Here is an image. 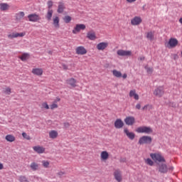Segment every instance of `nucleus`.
<instances>
[{"label":"nucleus","instance_id":"f257e3e1","mask_svg":"<svg viewBox=\"0 0 182 182\" xmlns=\"http://www.w3.org/2000/svg\"><path fill=\"white\" fill-rule=\"evenodd\" d=\"M150 157L155 162L158 161L159 163H166V159H164V156H161V154L160 153L151 154Z\"/></svg>","mask_w":182,"mask_h":182},{"label":"nucleus","instance_id":"f03ea898","mask_svg":"<svg viewBox=\"0 0 182 182\" xmlns=\"http://www.w3.org/2000/svg\"><path fill=\"white\" fill-rule=\"evenodd\" d=\"M178 45V40L177 38H171L168 42L165 43V47L168 49H173Z\"/></svg>","mask_w":182,"mask_h":182},{"label":"nucleus","instance_id":"7ed1b4c3","mask_svg":"<svg viewBox=\"0 0 182 182\" xmlns=\"http://www.w3.org/2000/svg\"><path fill=\"white\" fill-rule=\"evenodd\" d=\"M151 141H153V139L150 136H142L139 138L138 143L140 145L143 144H151Z\"/></svg>","mask_w":182,"mask_h":182},{"label":"nucleus","instance_id":"20e7f679","mask_svg":"<svg viewBox=\"0 0 182 182\" xmlns=\"http://www.w3.org/2000/svg\"><path fill=\"white\" fill-rule=\"evenodd\" d=\"M136 133H145V134H151L153 129L150 127H139L136 129Z\"/></svg>","mask_w":182,"mask_h":182},{"label":"nucleus","instance_id":"39448f33","mask_svg":"<svg viewBox=\"0 0 182 182\" xmlns=\"http://www.w3.org/2000/svg\"><path fill=\"white\" fill-rule=\"evenodd\" d=\"M86 29V25L85 24H76L74 28L73 29V33L77 35L80 31H85Z\"/></svg>","mask_w":182,"mask_h":182},{"label":"nucleus","instance_id":"423d86ee","mask_svg":"<svg viewBox=\"0 0 182 182\" xmlns=\"http://www.w3.org/2000/svg\"><path fill=\"white\" fill-rule=\"evenodd\" d=\"M28 19L30 22H38L41 21V16L37 14H31L28 16Z\"/></svg>","mask_w":182,"mask_h":182},{"label":"nucleus","instance_id":"0eeeda50","mask_svg":"<svg viewBox=\"0 0 182 182\" xmlns=\"http://www.w3.org/2000/svg\"><path fill=\"white\" fill-rule=\"evenodd\" d=\"M154 95L158 97H163V95H164V88L163 87H158L154 90Z\"/></svg>","mask_w":182,"mask_h":182},{"label":"nucleus","instance_id":"6e6552de","mask_svg":"<svg viewBox=\"0 0 182 182\" xmlns=\"http://www.w3.org/2000/svg\"><path fill=\"white\" fill-rule=\"evenodd\" d=\"M60 18L58 16H53V25L55 29H59L60 28Z\"/></svg>","mask_w":182,"mask_h":182},{"label":"nucleus","instance_id":"1a4fd4ad","mask_svg":"<svg viewBox=\"0 0 182 182\" xmlns=\"http://www.w3.org/2000/svg\"><path fill=\"white\" fill-rule=\"evenodd\" d=\"M75 53L77 55H86V53H87V50H86V48L84 46H78L75 49Z\"/></svg>","mask_w":182,"mask_h":182},{"label":"nucleus","instance_id":"9d476101","mask_svg":"<svg viewBox=\"0 0 182 182\" xmlns=\"http://www.w3.org/2000/svg\"><path fill=\"white\" fill-rule=\"evenodd\" d=\"M33 150L38 154H43V153H45L46 149L42 146L38 145V146H33Z\"/></svg>","mask_w":182,"mask_h":182},{"label":"nucleus","instance_id":"9b49d317","mask_svg":"<svg viewBox=\"0 0 182 182\" xmlns=\"http://www.w3.org/2000/svg\"><path fill=\"white\" fill-rule=\"evenodd\" d=\"M31 73L35 76H42V75H43V69L41 68H34L32 69Z\"/></svg>","mask_w":182,"mask_h":182},{"label":"nucleus","instance_id":"f8f14e48","mask_svg":"<svg viewBox=\"0 0 182 182\" xmlns=\"http://www.w3.org/2000/svg\"><path fill=\"white\" fill-rule=\"evenodd\" d=\"M100 160L101 161L106 163V161L109 160V152H107V151H102L100 153Z\"/></svg>","mask_w":182,"mask_h":182},{"label":"nucleus","instance_id":"ddd939ff","mask_svg":"<svg viewBox=\"0 0 182 182\" xmlns=\"http://www.w3.org/2000/svg\"><path fill=\"white\" fill-rule=\"evenodd\" d=\"M66 83L68 86H70V87H76V86H77V81L73 77L68 79Z\"/></svg>","mask_w":182,"mask_h":182},{"label":"nucleus","instance_id":"4468645a","mask_svg":"<svg viewBox=\"0 0 182 182\" xmlns=\"http://www.w3.org/2000/svg\"><path fill=\"white\" fill-rule=\"evenodd\" d=\"M87 38L90 41H96L97 37L96 36V33L94 31H90L87 33Z\"/></svg>","mask_w":182,"mask_h":182},{"label":"nucleus","instance_id":"2eb2a0df","mask_svg":"<svg viewBox=\"0 0 182 182\" xmlns=\"http://www.w3.org/2000/svg\"><path fill=\"white\" fill-rule=\"evenodd\" d=\"M124 122L127 126H133L134 123L136 122V119L134 117H127L124 119Z\"/></svg>","mask_w":182,"mask_h":182},{"label":"nucleus","instance_id":"dca6fc26","mask_svg":"<svg viewBox=\"0 0 182 182\" xmlns=\"http://www.w3.org/2000/svg\"><path fill=\"white\" fill-rule=\"evenodd\" d=\"M117 55H119V56H132V51L119 50L117 51Z\"/></svg>","mask_w":182,"mask_h":182},{"label":"nucleus","instance_id":"f3484780","mask_svg":"<svg viewBox=\"0 0 182 182\" xmlns=\"http://www.w3.org/2000/svg\"><path fill=\"white\" fill-rule=\"evenodd\" d=\"M114 178L117 182H122L123 180V176H122V172L119 170L114 172Z\"/></svg>","mask_w":182,"mask_h":182},{"label":"nucleus","instance_id":"a211bd4d","mask_svg":"<svg viewBox=\"0 0 182 182\" xmlns=\"http://www.w3.org/2000/svg\"><path fill=\"white\" fill-rule=\"evenodd\" d=\"M65 9V3L62 1L58 2V9H57L58 14H63Z\"/></svg>","mask_w":182,"mask_h":182},{"label":"nucleus","instance_id":"6ab92c4d","mask_svg":"<svg viewBox=\"0 0 182 182\" xmlns=\"http://www.w3.org/2000/svg\"><path fill=\"white\" fill-rule=\"evenodd\" d=\"M141 21H142L141 18L139 16H136L131 20V23L132 25H134V26L140 25V23H141Z\"/></svg>","mask_w":182,"mask_h":182},{"label":"nucleus","instance_id":"aec40b11","mask_svg":"<svg viewBox=\"0 0 182 182\" xmlns=\"http://www.w3.org/2000/svg\"><path fill=\"white\" fill-rule=\"evenodd\" d=\"M168 171V168H167V165L166 164H162L159 165V172L162 173H166Z\"/></svg>","mask_w":182,"mask_h":182},{"label":"nucleus","instance_id":"412c9836","mask_svg":"<svg viewBox=\"0 0 182 182\" xmlns=\"http://www.w3.org/2000/svg\"><path fill=\"white\" fill-rule=\"evenodd\" d=\"M124 133L127 136L128 138L130 139V140H134V138L136 137V135L133 132H129V129L125 128L124 129Z\"/></svg>","mask_w":182,"mask_h":182},{"label":"nucleus","instance_id":"4be33fe9","mask_svg":"<svg viewBox=\"0 0 182 182\" xmlns=\"http://www.w3.org/2000/svg\"><path fill=\"white\" fill-rule=\"evenodd\" d=\"M108 45L109 44L107 43H105V42L100 43L97 45V49L98 50H105V49L107 48Z\"/></svg>","mask_w":182,"mask_h":182},{"label":"nucleus","instance_id":"5701e85b","mask_svg":"<svg viewBox=\"0 0 182 182\" xmlns=\"http://www.w3.org/2000/svg\"><path fill=\"white\" fill-rule=\"evenodd\" d=\"M9 8L11 6L6 3H0V11H3L4 12L6 11H9Z\"/></svg>","mask_w":182,"mask_h":182},{"label":"nucleus","instance_id":"b1692460","mask_svg":"<svg viewBox=\"0 0 182 182\" xmlns=\"http://www.w3.org/2000/svg\"><path fill=\"white\" fill-rule=\"evenodd\" d=\"M154 33H155L154 31H148L146 33V38H147V40L148 41H151V42L154 41Z\"/></svg>","mask_w":182,"mask_h":182},{"label":"nucleus","instance_id":"393cba45","mask_svg":"<svg viewBox=\"0 0 182 182\" xmlns=\"http://www.w3.org/2000/svg\"><path fill=\"white\" fill-rule=\"evenodd\" d=\"M5 139L6 140V141H9V143H14V141L16 140V138H15V136L12 134H7L5 136Z\"/></svg>","mask_w":182,"mask_h":182},{"label":"nucleus","instance_id":"a878e982","mask_svg":"<svg viewBox=\"0 0 182 182\" xmlns=\"http://www.w3.org/2000/svg\"><path fill=\"white\" fill-rule=\"evenodd\" d=\"M124 126V123H123V121L122 119H117L114 122V127H117V129H122Z\"/></svg>","mask_w":182,"mask_h":182},{"label":"nucleus","instance_id":"bb28decb","mask_svg":"<svg viewBox=\"0 0 182 182\" xmlns=\"http://www.w3.org/2000/svg\"><path fill=\"white\" fill-rule=\"evenodd\" d=\"M52 16H53V10L48 9L47 14L46 15V18L47 21H52Z\"/></svg>","mask_w":182,"mask_h":182},{"label":"nucleus","instance_id":"cd10ccee","mask_svg":"<svg viewBox=\"0 0 182 182\" xmlns=\"http://www.w3.org/2000/svg\"><path fill=\"white\" fill-rule=\"evenodd\" d=\"M129 97H134L135 100H139V95L136 93V90H132L129 92Z\"/></svg>","mask_w":182,"mask_h":182},{"label":"nucleus","instance_id":"c85d7f7f","mask_svg":"<svg viewBox=\"0 0 182 182\" xmlns=\"http://www.w3.org/2000/svg\"><path fill=\"white\" fill-rule=\"evenodd\" d=\"M24 16H25V12H23V11H20V12L16 14V21H21V19L23 18Z\"/></svg>","mask_w":182,"mask_h":182},{"label":"nucleus","instance_id":"c756f323","mask_svg":"<svg viewBox=\"0 0 182 182\" xmlns=\"http://www.w3.org/2000/svg\"><path fill=\"white\" fill-rule=\"evenodd\" d=\"M58 136V133L57 132V131L55 130H51L49 132V137L50 139H56Z\"/></svg>","mask_w":182,"mask_h":182},{"label":"nucleus","instance_id":"7c9ffc66","mask_svg":"<svg viewBox=\"0 0 182 182\" xmlns=\"http://www.w3.org/2000/svg\"><path fill=\"white\" fill-rule=\"evenodd\" d=\"M30 167L33 171H36L39 170V164H36V162H32L30 165Z\"/></svg>","mask_w":182,"mask_h":182},{"label":"nucleus","instance_id":"2f4dec72","mask_svg":"<svg viewBox=\"0 0 182 182\" xmlns=\"http://www.w3.org/2000/svg\"><path fill=\"white\" fill-rule=\"evenodd\" d=\"M21 60L23 62H25V60H27V59H29V53H24L21 55V56L19 57Z\"/></svg>","mask_w":182,"mask_h":182},{"label":"nucleus","instance_id":"473e14b6","mask_svg":"<svg viewBox=\"0 0 182 182\" xmlns=\"http://www.w3.org/2000/svg\"><path fill=\"white\" fill-rule=\"evenodd\" d=\"M65 23H70L72 21V17L70 16H65L63 18Z\"/></svg>","mask_w":182,"mask_h":182},{"label":"nucleus","instance_id":"72a5a7b5","mask_svg":"<svg viewBox=\"0 0 182 182\" xmlns=\"http://www.w3.org/2000/svg\"><path fill=\"white\" fill-rule=\"evenodd\" d=\"M18 181L20 182H29V180H28V178L25 176H18Z\"/></svg>","mask_w":182,"mask_h":182},{"label":"nucleus","instance_id":"f704fd0d","mask_svg":"<svg viewBox=\"0 0 182 182\" xmlns=\"http://www.w3.org/2000/svg\"><path fill=\"white\" fill-rule=\"evenodd\" d=\"M42 164L45 168H48L50 163L48 161H42Z\"/></svg>","mask_w":182,"mask_h":182},{"label":"nucleus","instance_id":"c9c22d12","mask_svg":"<svg viewBox=\"0 0 182 182\" xmlns=\"http://www.w3.org/2000/svg\"><path fill=\"white\" fill-rule=\"evenodd\" d=\"M145 163L148 164V166H153L154 164V162L149 158L145 159Z\"/></svg>","mask_w":182,"mask_h":182},{"label":"nucleus","instance_id":"e433bc0d","mask_svg":"<svg viewBox=\"0 0 182 182\" xmlns=\"http://www.w3.org/2000/svg\"><path fill=\"white\" fill-rule=\"evenodd\" d=\"M58 104H56V102H53L51 105H50V109L51 110H53L55 109H58Z\"/></svg>","mask_w":182,"mask_h":182},{"label":"nucleus","instance_id":"4c0bfd02","mask_svg":"<svg viewBox=\"0 0 182 182\" xmlns=\"http://www.w3.org/2000/svg\"><path fill=\"white\" fill-rule=\"evenodd\" d=\"M145 69L147 73H153V68H150L148 65L145 66Z\"/></svg>","mask_w":182,"mask_h":182},{"label":"nucleus","instance_id":"58836bf2","mask_svg":"<svg viewBox=\"0 0 182 182\" xmlns=\"http://www.w3.org/2000/svg\"><path fill=\"white\" fill-rule=\"evenodd\" d=\"M147 109L151 110V109H153V105H146L142 108V110H147Z\"/></svg>","mask_w":182,"mask_h":182},{"label":"nucleus","instance_id":"ea45409f","mask_svg":"<svg viewBox=\"0 0 182 182\" xmlns=\"http://www.w3.org/2000/svg\"><path fill=\"white\" fill-rule=\"evenodd\" d=\"M48 8V9H52V7L53 6V1H48L47 2Z\"/></svg>","mask_w":182,"mask_h":182},{"label":"nucleus","instance_id":"a19ab883","mask_svg":"<svg viewBox=\"0 0 182 182\" xmlns=\"http://www.w3.org/2000/svg\"><path fill=\"white\" fill-rule=\"evenodd\" d=\"M9 39H14L16 38V33H12L11 34L8 35Z\"/></svg>","mask_w":182,"mask_h":182},{"label":"nucleus","instance_id":"79ce46f5","mask_svg":"<svg viewBox=\"0 0 182 182\" xmlns=\"http://www.w3.org/2000/svg\"><path fill=\"white\" fill-rule=\"evenodd\" d=\"M22 136L24 139H26V140H31V136L28 135L26 132L22 133Z\"/></svg>","mask_w":182,"mask_h":182},{"label":"nucleus","instance_id":"37998d69","mask_svg":"<svg viewBox=\"0 0 182 182\" xmlns=\"http://www.w3.org/2000/svg\"><path fill=\"white\" fill-rule=\"evenodd\" d=\"M26 35V33H16V38H23V36H25Z\"/></svg>","mask_w":182,"mask_h":182},{"label":"nucleus","instance_id":"c03bdc74","mask_svg":"<svg viewBox=\"0 0 182 182\" xmlns=\"http://www.w3.org/2000/svg\"><path fill=\"white\" fill-rule=\"evenodd\" d=\"M42 109H46V110H48L49 105H48V102H43L42 104Z\"/></svg>","mask_w":182,"mask_h":182},{"label":"nucleus","instance_id":"a18cd8bd","mask_svg":"<svg viewBox=\"0 0 182 182\" xmlns=\"http://www.w3.org/2000/svg\"><path fill=\"white\" fill-rule=\"evenodd\" d=\"M114 76H116V77H122V73L114 70Z\"/></svg>","mask_w":182,"mask_h":182},{"label":"nucleus","instance_id":"49530a36","mask_svg":"<svg viewBox=\"0 0 182 182\" xmlns=\"http://www.w3.org/2000/svg\"><path fill=\"white\" fill-rule=\"evenodd\" d=\"M11 90L10 87H6L4 90V93H6V95H11Z\"/></svg>","mask_w":182,"mask_h":182},{"label":"nucleus","instance_id":"de8ad7c7","mask_svg":"<svg viewBox=\"0 0 182 182\" xmlns=\"http://www.w3.org/2000/svg\"><path fill=\"white\" fill-rule=\"evenodd\" d=\"M62 68L64 70H68V69H69L66 64H62Z\"/></svg>","mask_w":182,"mask_h":182},{"label":"nucleus","instance_id":"09e8293b","mask_svg":"<svg viewBox=\"0 0 182 182\" xmlns=\"http://www.w3.org/2000/svg\"><path fill=\"white\" fill-rule=\"evenodd\" d=\"M136 109H137L138 110H140V109H141V105H140V103L136 104Z\"/></svg>","mask_w":182,"mask_h":182},{"label":"nucleus","instance_id":"8fccbe9b","mask_svg":"<svg viewBox=\"0 0 182 182\" xmlns=\"http://www.w3.org/2000/svg\"><path fill=\"white\" fill-rule=\"evenodd\" d=\"M64 174H65V172L63 171H60L58 173V176H64Z\"/></svg>","mask_w":182,"mask_h":182},{"label":"nucleus","instance_id":"3c124183","mask_svg":"<svg viewBox=\"0 0 182 182\" xmlns=\"http://www.w3.org/2000/svg\"><path fill=\"white\" fill-rule=\"evenodd\" d=\"M0 170H4V164L0 162Z\"/></svg>","mask_w":182,"mask_h":182},{"label":"nucleus","instance_id":"603ef678","mask_svg":"<svg viewBox=\"0 0 182 182\" xmlns=\"http://www.w3.org/2000/svg\"><path fill=\"white\" fill-rule=\"evenodd\" d=\"M123 79H126L127 77V74H124L122 75Z\"/></svg>","mask_w":182,"mask_h":182},{"label":"nucleus","instance_id":"864d4df0","mask_svg":"<svg viewBox=\"0 0 182 182\" xmlns=\"http://www.w3.org/2000/svg\"><path fill=\"white\" fill-rule=\"evenodd\" d=\"M127 2L132 3L136 1V0H127Z\"/></svg>","mask_w":182,"mask_h":182},{"label":"nucleus","instance_id":"5fc2aeb1","mask_svg":"<svg viewBox=\"0 0 182 182\" xmlns=\"http://www.w3.org/2000/svg\"><path fill=\"white\" fill-rule=\"evenodd\" d=\"M144 59H145V58H144V56L139 58V60H144Z\"/></svg>","mask_w":182,"mask_h":182},{"label":"nucleus","instance_id":"6e6d98bb","mask_svg":"<svg viewBox=\"0 0 182 182\" xmlns=\"http://www.w3.org/2000/svg\"><path fill=\"white\" fill-rule=\"evenodd\" d=\"M179 22H180V23L182 24V18H181L179 19Z\"/></svg>","mask_w":182,"mask_h":182},{"label":"nucleus","instance_id":"4d7b16f0","mask_svg":"<svg viewBox=\"0 0 182 182\" xmlns=\"http://www.w3.org/2000/svg\"><path fill=\"white\" fill-rule=\"evenodd\" d=\"M58 102H60V98L57 99Z\"/></svg>","mask_w":182,"mask_h":182},{"label":"nucleus","instance_id":"13d9d810","mask_svg":"<svg viewBox=\"0 0 182 182\" xmlns=\"http://www.w3.org/2000/svg\"><path fill=\"white\" fill-rule=\"evenodd\" d=\"M112 75H114V70H112Z\"/></svg>","mask_w":182,"mask_h":182},{"label":"nucleus","instance_id":"bf43d9fd","mask_svg":"<svg viewBox=\"0 0 182 182\" xmlns=\"http://www.w3.org/2000/svg\"><path fill=\"white\" fill-rule=\"evenodd\" d=\"M176 58H177V55H175V59H176Z\"/></svg>","mask_w":182,"mask_h":182},{"label":"nucleus","instance_id":"052dcab7","mask_svg":"<svg viewBox=\"0 0 182 182\" xmlns=\"http://www.w3.org/2000/svg\"><path fill=\"white\" fill-rule=\"evenodd\" d=\"M68 126H69V124H67Z\"/></svg>","mask_w":182,"mask_h":182}]
</instances>
